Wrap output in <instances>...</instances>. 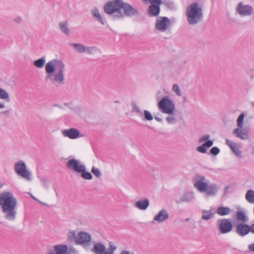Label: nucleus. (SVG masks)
Listing matches in <instances>:
<instances>
[{"instance_id":"obj_59","label":"nucleus","mask_w":254,"mask_h":254,"mask_svg":"<svg viewBox=\"0 0 254 254\" xmlns=\"http://www.w3.org/2000/svg\"><path fill=\"white\" fill-rule=\"evenodd\" d=\"M143 1H144L145 3H147L148 1H149V0H142Z\"/></svg>"},{"instance_id":"obj_41","label":"nucleus","mask_w":254,"mask_h":254,"mask_svg":"<svg viewBox=\"0 0 254 254\" xmlns=\"http://www.w3.org/2000/svg\"><path fill=\"white\" fill-rule=\"evenodd\" d=\"M144 119L147 121H152L153 119V116L150 113V112H149L147 110H144L143 111Z\"/></svg>"},{"instance_id":"obj_50","label":"nucleus","mask_w":254,"mask_h":254,"mask_svg":"<svg viewBox=\"0 0 254 254\" xmlns=\"http://www.w3.org/2000/svg\"><path fill=\"white\" fill-rule=\"evenodd\" d=\"M250 76L251 79H253L254 77V69H251L249 71Z\"/></svg>"},{"instance_id":"obj_3","label":"nucleus","mask_w":254,"mask_h":254,"mask_svg":"<svg viewBox=\"0 0 254 254\" xmlns=\"http://www.w3.org/2000/svg\"><path fill=\"white\" fill-rule=\"evenodd\" d=\"M186 15L190 25L197 24L203 19L202 9L197 2L191 3L186 8Z\"/></svg>"},{"instance_id":"obj_7","label":"nucleus","mask_w":254,"mask_h":254,"mask_svg":"<svg viewBox=\"0 0 254 254\" xmlns=\"http://www.w3.org/2000/svg\"><path fill=\"white\" fill-rule=\"evenodd\" d=\"M14 169L19 176L28 181L32 179L31 173L26 169V165L24 162L20 160L14 164Z\"/></svg>"},{"instance_id":"obj_10","label":"nucleus","mask_w":254,"mask_h":254,"mask_svg":"<svg viewBox=\"0 0 254 254\" xmlns=\"http://www.w3.org/2000/svg\"><path fill=\"white\" fill-rule=\"evenodd\" d=\"M151 4L148 7L147 12L149 17H157L160 12V5L162 3V0H149Z\"/></svg>"},{"instance_id":"obj_51","label":"nucleus","mask_w":254,"mask_h":254,"mask_svg":"<svg viewBox=\"0 0 254 254\" xmlns=\"http://www.w3.org/2000/svg\"><path fill=\"white\" fill-rule=\"evenodd\" d=\"M161 97V91H158L156 94V98L157 100H158Z\"/></svg>"},{"instance_id":"obj_32","label":"nucleus","mask_w":254,"mask_h":254,"mask_svg":"<svg viewBox=\"0 0 254 254\" xmlns=\"http://www.w3.org/2000/svg\"><path fill=\"white\" fill-rule=\"evenodd\" d=\"M46 62V58L45 57H42L41 58L33 62V64L36 67L41 68L44 67Z\"/></svg>"},{"instance_id":"obj_24","label":"nucleus","mask_w":254,"mask_h":254,"mask_svg":"<svg viewBox=\"0 0 254 254\" xmlns=\"http://www.w3.org/2000/svg\"><path fill=\"white\" fill-rule=\"evenodd\" d=\"M91 13L94 19L101 23L102 25L105 24V21L103 20L101 15L100 14L97 8L95 7L91 11Z\"/></svg>"},{"instance_id":"obj_4","label":"nucleus","mask_w":254,"mask_h":254,"mask_svg":"<svg viewBox=\"0 0 254 254\" xmlns=\"http://www.w3.org/2000/svg\"><path fill=\"white\" fill-rule=\"evenodd\" d=\"M123 0H114L107 2L104 6V10L108 14L112 15L114 19L124 18L122 12Z\"/></svg>"},{"instance_id":"obj_8","label":"nucleus","mask_w":254,"mask_h":254,"mask_svg":"<svg viewBox=\"0 0 254 254\" xmlns=\"http://www.w3.org/2000/svg\"><path fill=\"white\" fill-rule=\"evenodd\" d=\"M208 180L204 176L197 175L195 178L194 187L200 192H204L207 190Z\"/></svg>"},{"instance_id":"obj_2","label":"nucleus","mask_w":254,"mask_h":254,"mask_svg":"<svg viewBox=\"0 0 254 254\" xmlns=\"http://www.w3.org/2000/svg\"><path fill=\"white\" fill-rule=\"evenodd\" d=\"M16 204V199L11 192L6 191L0 193V205L6 220L13 221L15 219L17 214L15 209Z\"/></svg>"},{"instance_id":"obj_34","label":"nucleus","mask_w":254,"mask_h":254,"mask_svg":"<svg viewBox=\"0 0 254 254\" xmlns=\"http://www.w3.org/2000/svg\"><path fill=\"white\" fill-rule=\"evenodd\" d=\"M98 52H100V51L95 46L87 47L86 46L85 53L90 55H94Z\"/></svg>"},{"instance_id":"obj_16","label":"nucleus","mask_w":254,"mask_h":254,"mask_svg":"<svg viewBox=\"0 0 254 254\" xmlns=\"http://www.w3.org/2000/svg\"><path fill=\"white\" fill-rule=\"evenodd\" d=\"M169 218L168 212L165 209H162L153 218V220L158 223H162Z\"/></svg>"},{"instance_id":"obj_6","label":"nucleus","mask_w":254,"mask_h":254,"mask_svg":"<svg viewBox=\"0 0 254 254\" xmlns=\"http://www.w3.org/2000/svg\"><path fill=\"white\" fill-rule=\"evenodd\" d=\"M158 107L162 113L168 115H174L175 105L168 96H165L158 103Z\"/></svg>"},{"instance_id":"obj_29","label":"nucleus","mask_w":254,"mask_h":254,"mask_svg":"<svg viewBox=\"0 0 254 254\" xmlns=\"http://www.w3.org/2000/svg\"><path fill=\"white\" fill-rule=\"evenodd\" d=\"M237 218L238 220L242 223H246L248 221V217L246 215L245 212L242 210H238L237 211Z\"/></svg>"},{"instance_id":"obj_13","label":"nucleus","mask_w":254,"mask_h":254,"mask_svg":"<svg viewBox=\"0 0 254 254\" xmlns=\"http://www.w3.org/2000/svg\"><path fill=\"white\" fill-rule=\"evenodd\" d=\"M237 11L240 15L247 16L253 14V9L250 5L244 4L242 2H240L238 4Z\"/></svg>"},{"instance_id":"obj_1","label":"nucleus","mask_w":254,"mask_h":254,"mask_svg":"<svg viewBox=\"0 0 254 254\" xmlns=\"http://www.w3.org/2000/svg\"><path fill=\"white\" fill-rule=\"evenodd\" d=\"M46 79L57 85L64 83L65 65L64 63L58 59H53L48 62L45 66Z\"/></svg>"},{"instance_id":"obj_47","label":"nucleus","mask_w":254,"mask_h":254,"mask_svg":"<svg viewBox=\"0 0 254 254\" xmlns=\"http://www.w3.org/2000/svg\"><path fill=\"white\" fill-rule=\"evenodd\" d=\"M41 182L43 186L45 188L47 189L49 186V181L46 179H42Z\"/></svg>"},{"instance_id":"obj_27","label":"nucleus","mask_w":254,"mask_h":254,"mask_svg":"<svg viewBox=\"0 0 254 254\" xmlns=\"http://www.w3.org/2000/svg\"><path fill=\"white\" fill-rule=\"evenodd\" d=\"M55 254H66L67 252V246L64 245H58L54 247Z\"/></svg>"},{"instance_id":"obj_35","label":"nucleus","mask_w":254,"mask_h":254,"mask_svg":"<svg viewBox=\"0 0 254 254\" xmlns=\"http://www.w3.org/2000/svg\"><path fill=\"white\" fill-rule=\"evenodd\" d=\"M131 105L132 107V112H136L138 114V116H139V117L142 116V112L135 102H132L131 103Z\"/></svg>"},{"instance_id":"obj_60","label":"nucleus","mask_w":254,"mask_h":254,"mask_svg":"<svg viewBox=\"0 0 254 254\" xmlns=\"http://www.w3.org/2000/svg\"><path fill=\"white\" fill-rule=\"evenodd\" d=\"M49 254H55V253L54 252H50L49 253Z\"/></svg>"},{"instance_id":"obj_36","label":"nucleus","mask_w":254,"mask_h":254,"mask_svg":"<svg viewBox=\"0 0 254 254\" xmlns=\"http://www.w3.org/2000/svg\"><path fill=\"white\" fill-rule=\"evenodd\" d=\"M0 99L9 101L8 93L2 88L0 87Z\"/></svg>"},{"instance_id":"obj_18","label":"nucleus","mask_w":254,"mask_h":254,"mask_svg":"<svg viewBox=\"0 0 254 254\" xmlns=\"http://www.w3.org/2000/svg\"><path fill=\"white\" fill-rule=\"evenodd\" d=\"M79 131L74 128L64 129L63 131V134L64 137H68L70 139H76L79 136Z\"/></svg>"},{"instance_id":"obj_23","label":"nucleus","mask_w":254,"mask_h":254,"mask_svg":"<svg viewBox=\"0 0 254 254\" xmlns=\"http://www.w3.org/2000/svg\"><path fill=\"white\" fill-rule=\"evenodd\" d=\"M207 188V190L205 191V192H206L207 195L210 196L216 195L219 190L218 186L214 183L210 184L208 185Z\"/></svg>"},{"instance_id":"obj_20","label":"nucleus","mask_w":254,"mask_h":254,"mask_svg":"<svg viewBox=\"0 0 254 254\" xmlns=\"http://www.w3.org/2000/svg\"><path fill=\"white\" fill-rule=\"evenodd\" d=\"M92 251L95 254H106V247L101 243H97L94 245Z\"/></svg>"},{"instance_id":"obj_55","label":"nucleus","mask_w":254,"mask_h":254,"mask_svg":"<svg viewBox=\"0 0 254 254\" xmlns=\"http://www.w3.org/2000/svg\"><path fill=\"white\" fill-rule=\"evenodd\" d=\"M120 254H134L133 253H130L129 251H126V250H123L122 251Z\"/></svg>"},{"instance_id":"obj_38","label":"nucleus","mask_w":254,"mask_h":254,"mask_svg":"<svg viewBox=\"0 0 254 254\" xmlns=\"http://www.w3.org/2000/svg\"><path fill=\"white\" fill-rule=\"evenodd\" d=\"M172 91L178 96H181L182 95L180 87L177 84H175L173 85Z\"/></svg>"},{"instance_id":"obj_39","label":"nucleus","mask_w":254,"mask_h":254,"mask_svg":"<svg viewBox=\"0 0 254 254\" xmlns=\"http://www.w3.org/2000/svg\"><path fill=\"white\" fill-rule=\"evenodd\" d=\"M91 172L97 177V178H100L102 174L100 172V171L99 170L98 168L93 166L91 169Z\"/></svg>"},{"instance_id":"obj_64","label":"nucleus","mask_w":254,"mask_h":254,"mask_svg":"<svg viewBox=\"0 0 254 254\" xmlns=\"http://www.w3.org/2000/svg\"><path fill=\"white\" fill-rule=\"evenodd\" d=\"M184 101H186V97H185V98H184Z\"/></svg>"},{"instance_id":"obj_14","label":"nucleus","mask_w":254,"mask_h":254,"mask_svg":"<svg viewBox=\"0 0 254 254\" xmlns=\"http://www.w3.org/2000/svg\"><path fill=\"white\" fill-rule=\"evenodd\" d=\"M250 225L246 223H240L236 226V233L241 237H245L250 233Z\"/></svg>"},{"instance_id":"obj_46","label":"nucleus","mask_w":254,"mask_h":254,"mask_svg":"<svg viewBox=\"0 0 254 254\" xmlns=\"http://www.w3.org/2000/svg\"><path fill=\"white\" fill-rule=\"evenodd\" d=\"M196 150L200 153H205L206 152V149L205 146L203 144L202 145L199 146L196 148Z\"/></svg>"},{"instance_id":"obj_37","label":"nucleus","mask_w":254,"mask_h":254,"mask_svg":"<svg viewBox=\"0 0 254 254\" xmlns=\"http://www.w3.org/2000/svg\"><path fill=\"white\" fill-rule=\"evenodd\" d=\"M245 118V115L243 113L241 114L237 120V125L238 127L240 128H243V122Z\"/></svg>"},{"instance_id":"obj_22","label":"nucleus","mask_w":254,"mask_h":254,"mask_svg":"<svg viewBox=\"0 0 254 254\" xmlns=\"http://www.w3.org/2000/svg\"><path fill=\"white\" fill-rule=\"evenodd\" d=\"M233 133L238 138L241 139H247L248 138V134L246 130L238 127L235 128Z\"/></svg>"},{"instance_id":"obj_28","label":"nucleus","mask_w":254,"mask_h":254,"mask_svg":"<svg viewBox=\"0 0 254 254\" xmlns=\"http://www.w3.org/2000/svg\"><path fill=\"white\" fill-rule=\"evenodd\" d=\"M216 212L220 216H225L230 213L231 209L228 207L220 206L217 208Z\"/></svg>"},{"instance_id":"obj_57","label":"nucleus","mask_w":254,"mask_h":254,"mask_svg":"<svg viewBox=\"0 0 254 254\" xmlns=\"http://www.w3.org/2000/svg\"><path fill=\"white\" fill-rule=\"evenodd\" d=\"M4 107V105L3 103L0 102V109H2Z\"/></svg>"},{"instance_id":"obj_25","label":"nucleus","mask_w":254,"mask_h":254,"mask_svg":"<svg viewBox=\"0 0 254 254\" xmlns=\"http://www.w3.org/2000/svg\"><path fill=\"white\" fill-rule=\"evenodd\" d=\"M59 27L62 32L66 35H68L70 34L68 22L66 20L61 21L59 23Z\"/></svg>"},{"instance_id":"obj_62","label":"nucleus","mask_w":254,"mask_h":254,"mask_svg":"<svg viewBox=\"0 0 254 254\" xmlns=\"http://www.w3.org/2000/svg\"><path fill=\"white\" fill-rule=\"evenodd\" d=\"M41 203L42 204H43V205H45V206H47V204H46V203H42V202H41Z\"/></svg>"},{"instance_id":"obj_52","label":"nucleus","mask_w":254,"mask_h":254,"mask_svg":"<svg viewBox=\"0 0 254 254\" xmlns=\"http://www.w3.org/2000/svg\"><path fill=\"white\" fill-rule=\"evenodd\" d=\"M13 21L17 23H20L21 22V17H17L13 19Z\"/></svg>"},{"instance_id":"obj_40","label":"nucleus","mask_w":254,"mask_h":254,"mask_svg":"<svg viewBox=\"0 0 254 254\" xmlns=\"http://www.w3.org/2000/svg\"><path fill=\"white\" fill-rule=\"evenodd\" d=\"M166 117V120L169 124H175L176 122V119L174 116V115H170Z\"/></svg>"},{"instance_id":"obj_21","label":"nucleus","mask_w":254,"mask_h":254,"mask_svg":"<svg viewBox=\"0 0 254 254\" xmlns=\"http://www.w3.org/2000/svg\"><path fill=\"white\" fill-rule=\"evenodd\" d=\"M149 205V200L148 198H145L143 200H139L137 201L134 205L136 207L140 210H146Z\"/></svg>"},{"instance_id":"obj_56","label":"nucleus","mask_w":254,"mask_h":254,"mask_svg":"<svg viewBox=\"0 0 254 254\" xmlns=\"http://www.w3.org/2000/svg\"><path fill=\"white\" fill-rule=\"evenodd\" d=\"M155 119L160 123H162L163 122L162 119L158 117H155Z\"/></svg>"},{"instance_id":"obj_15","label":"nucleus","mask_w":254,"mask_h":254,"mask_svg":"<svg viewBox=\"0 0 254 254\" xmlns=\"http://www.w3.org/2000/svg\"><path fill=\"white\" fill-rule=\"evenodd\" d=\"M122 9L124 10V16L126 15L128 17H131L138 14V11L136 9L133 8L128 3L124 2L123 0L122 4Z\"/></svg>"},{"instance_id":"obj_31","label":"nucleus","mask_w":254,"mask_h":254,"mask_svg":"<svg viewBox=\"0 0 254 254\" xmlns=\"http://www.w3.org/2000/svg\"><path fill=\"white\" fill-rule=\"evenodd\" d=\"M164 4L169 9L171 10H176L177 9L176 5L172 0H164L162 3Z\"/></svg>"},{"instance_id":"obj_58","label":"nucleus","mask_w":254,"mask_h":254,"mask_svg":"<svg viewBox=\"0 0 254 254\" xmlns=\"http://www.w3.org/2000/svg\"><path fill=\"white\" fill-rule=\"evenodd\" d=\"M31 196L32 198H33L34 199H35V200H37V201H39V200H38L36 197H35V196H34L33 195H31Z\"/></svg>"},{"instance_id":"obj_54","label":"nucleus","mask_w":254,"mask_h":254,"mask_svg":"<svg viewBox=\"0 0 254 254\" xmlns=\"http://www.w3.org/2000/svg\"><path fill=\"white\" fill-rule=\"evenodd\" d=\"M250 232H251L252 234H254V223H253L250 225Z\"/></svg>"},{"instance_id":"obj_17","label":"nucleus","mask_w":254,"mask_h":254,"mask_svg":"<svg viewBox=\"0 0 254 254\" xmlns=\"http://www.w3.org/2000/svg\"><path fill=\"white\" fill-rule=\"evenodd\" d=\"M90 240V235L84 232H79L76 236V243L79 244H86L89 243Z\"/></svg>"},{"instance_id":"obj_49","label":"nucleus","mask_w":254,"mask_h":254,"mask_svg":"<svg viewBox=\"0 0 254 254\" xmlns=\"http://www.w3.org/2000/svg\"><path fill=\"white\" fill-rule=\"evenodd\" d=\"M213 144V141L212 140H208L205 141V142L203 144L204 145V146H205V147L209 148V147L212 146Z\"/></svg>"},{"instance_id":"obj_61","label":"nucleus","mask_w":254,"mask_h":254,"mask_svg":"<svg viewBox=\"0 0 254 254\" xmlns=\"http://www.w3.org/2000/svg\"><path fill=\"white\" fill-rule=\"evenodd\" d=\"M115 103L119 104V103H120V102L119 101H116Z\"/></svg>"},{"instance_id":"obj_53","label":"nucleus","mask_w":254,"mask_h":254,"mask_svg":"<svg viewBox=\"0 0 254 254\" xmlns=\"http://www.w3.org/2000/svg\"><path fill=\"white\" fill-rule=\"evenodd\" d=\"M248 248L250 251L254 252V243L248 246Z\"/></svg>"},{"instance_id":"obj_11","label":"nucleus","mask_w":254,"mask_h":254,"mask_svg":"<svg viewBox=\"0 0 254 254\" xmlns=\"http://www.w3.org/2000/svg\"><path fill=\"white\" fill-rule=\"evenodd\" d=\"M195 199L194 192L193 191H188L185 192L180 198L176 199L175 201L178 204L182 203H190L193 202Z\"/></svg>"},{"instance_id":"obj_9","label":"nucleus","mask_w":254,"mask_h":254,"mask_svg":"<svg viewBox=\"0 0 254 254\" xmlns=\"http://www.w3.org/2000/svg\"><path fill=\"white\" fill-rule=\"evenodd\" d=\"M171 21L169 18L165 16L158 17L155 22V28L159 31L164 32L169 27Z\"/></svg>"},{"instance_id":"obj_19","label":"nucleus","mask_w":254,"mask_h":254,"mask_svg":"<svg viewBox=\"0 0 254 254\" xmlns=\"http://www.w3.org/2000/svg\"><path fill=\"white\" fill-rule=\"evenodd\" d=\"M226 142L233 153L237 156L240 157L242 152L239 148V145L236 142H233L228 139H226Z\"/></svg>"},{"instance_id":"obj_45","label":"nucleus","mask_w":254,"mask_h":254,"mask_svg":"<svg viewBox=\"0 0 254 254\" xmlns=\"http://www.w3.org/2000/svg\"><path fill=\"white\" fill-rule=\"evenodd\" d=\"M220 152V149L217 147H213L210 150V152L211 154L216 155Z\"/></svg>"},{"instance_id":"obj_43","label":"nucleus","mask_w":254,"mask_h":254,"mask_svg":"<svg viewBox=\"0 0 254 254\" xmlns=\"http://www.w3.org/2000/svg\"><path fill=\"white\" fill-rule=\"evenodd\" d=\"M116 250V247L112 244H110L108 248L106 250V254H114V252Z\"/></svg>"},{"instance_id":"obj_30","label":"nucleus","mask_w":254,"mask_h":254,"mask_svg":"<svg viewBox=\"0 0 254 254\" xmlns=\"http://www.w3.org/2000/svg\"><path fill=\"white\" fill-rule=\"evenodd\" d=\"M70 46L73 47L74 49L79 53H85L86 46L80 43H71Z\"/></svg>"},{"instance_id":"obj_48","label":"nucleus","mask_w":254,"mask_h":254,"mask_svg":"<svg viewBox=\"0 0 254 254\" xmlns=\"http://www.w3.org/2000/svg\"><path fill=\"white\" fill-rule=\"evenodd\" d=\"M209 137H210V135L209 134H206V135H203L199 138V142L201 143L203 141H206L208 140V139L209 138Z\"/></svg>"},{"instance_id":"obj_42","label":"nucleus","mask_w":254,"mask_h":254,"mask_svg":"<svg viewBox=\"0 0 254 254\" xmlns=\"http://www.w3.org/2000/svg\"><path fill=\"white\" fill-rule=\"evenodd\" d=\"M67 237L69 241H71L74 240L76 242V236H75V232H69L67 234Z\"/></svg>"},{"instance_id":"obj_44","label":"nucleus","mask_w":254,"mask_h":254,"mask_svg":"<svg viewBox=\"0 0 254 254\" xmlns=\"http://www.w3.org/2000/svg\"><path fill=\"white\" fill-rule=\"evenodd\" d=\"M66 254H77V251L72 247L68 248L67 247V252Z\"/></svg>"},{"instance_id":"obj_5","label":"nucleus","mask_w":254,"mask_h":254,"mask_svg":"<svg viewBox=\"0 0 254 254\" xmlns=\"http://www.w3.org/2000/svg\"><path fill=\"white\" fill-rule=\"evenodd\" d=\"M67 168L78 173H81V177L87 180L92 179V175L89 172L86 171V168L79 160L75 159H69L66 164Z\"/></svg>"},{"instance_id":"obj_63","label":"nucleus","mask_w":254,"mask_h":254,"mask_svg":"<svg viewBox=\"0 0 254 254\" xmlns=\"http://www.w3.org/2000/svg\"><path fill=\"white\" fill-rule=\"evenodd\" d=\"M189 220H190V219H189V218H187V219H186V221H189Z\"/></svg>"},{"instance_id":"obj_12","label":"nucleus","mask_w":254,"mask_h":254,"mask_svg":"<svg viewBox=\"0 0 254 254\" xmlns=\"http://www.w3.org/2000/svg\"><path fill=\"white\" fill-rule=\"evenodd\" d=\"M218 222H219V230L222 234H226L232 231L233 225L229 219L218 220Z\"/></svg>"},{"instance_id":"obj_26","label":"nucleus","mask_w":254,"mask_h":254,"mask_svg":"<svg viewBox=\"0 0 254 254\" xmlns=\"http://www.w3.org/2000/svg\"><path fill=\"white\" fill-rule=\"evenodd\" d=\"M202 216L201 220L208 221L214 217V213L211 210H206L205 209L202 210Z\"/></svg>"},{"instance_id":"obj_33","label":"nucleus","mask_w":254,"mask_h":254,"mask_svg":"<svg viewBox=\"0 0 254 254\" xmlns=\"http://www.w3.org/2000/svg\"><path fill=\"white\" fill-rule=\"evenodd\" d=\"M245 198L250 203H254V190H249L246 193Z\"/></svg>"}]
</instances>
